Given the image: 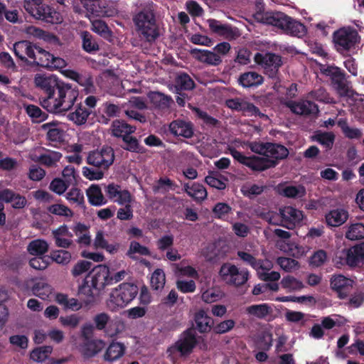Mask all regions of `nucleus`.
Returning <instances> with one entry per match:
<instances>
[{"label":"nucleus","instance_id":"nucleus-1","mask_svg":"<svg viewBox=\"0 0 364 364\" xmlns=\"http://www.w3.org/2000/svg\"><path fill=\"white\" fill-rule=\"evenodd\" d=\"M36 86L40 89V102L48 112L65 114L70 110L79 96L76 86L65 83L57 76L39 75L35 78Z\"/></svg>","mask_w":364,"mask_h":364},{"label":"nucleus","instance_id":"nucleus-2","mask_svg":"<svg viewBox=\"0 0 364 364\" xmlns=\"http://www.w3.org/2000/svg\"><path fill=\"white\" fill-rule=\"evenodd\" d=\"M139 45L148 48L156 43L161 36L154 4H149L139 10L132 18Z\"/></svg>","mask_w":364,"mask_h":364},{"label":"nucleus","instance_id":"nucleus-3","mask_svg":"<svg viewBox=\"0 0 364 364\" xmlns=\"http://www.w3.org/2000/svg\"><path fill=\"white\" fill-rule=\"evenodd\" d=\"M253 18L258 23L275 26L284 33L292 36L301 38L307 32L303 23L283 12L264 11V4L260 2L256 4V11L253 14Z\"/></svg>","mask_w":364,"mask_h":364},{"label":"nucleus","instance_id":"nucleus-4","mask_svg":"<svg viewBox=\"0 0 364 364\" xmlns=\"http://www.w3.org/2000/svg\"><path fill=\"white\" fill-rule=\"evenodd\" d=\"M109 268L102 264L92 267L89 272L78 288V294L85 296L86 303L94 302L102 291L109 285Z\"/></svg>","mask_w":364,"mask_h":364},{"label":"nucleus","instance_id":"nucleus-5","mask_svg":"<svg viewBox=\"0 0 364 364\" xmlns=\"http://www.w3.org/2000/svg\"><path fill=\"white\" fill-rule=\"evenodd\" d=\"M138 287L129 282L120 284L117 287L112 289L107 304L112 311H117L127 306L137 295Z\"/></svg>","mask_w":364,"mask_h":364},{"label":"nucleus","instance_id":"nucleus-6","mask_svg":"<svg viewBox=\"0 0 364 364\" xmlns=\"http://www.w3.org/2000/svg\"><path fill=\"white\" fill-rule=\"evenodd\" d=\"M24 9L35 18L48 23L57 24L62 21L60 13L41 0H25Z\"/></svg>","mask_w":364,"mask_h":364},{"label":"nucleus","instance_id":"nucleus-7","mask_svg":"<svg viewBox=\"0 0 364 364\" xmlns=\"http://www.w3.org/2000/svg\"><path fill=\"white\" fill-rule=\"evenodd\" d=\"M197 344L195 332L193 329L185 331L174 345L170 346L167 350V357L175 362L177 354L181 356L189 355Z\"/></svg>","mask_w":364,"mask_h":364},{"label":"nucleus","instance_id":"nucleus-8","mask_svg":"<svg viewBox=\"0 0 364 364\" xmlns=\"http://www.w3.org/2000/svg\"><path fill=\"white\" fill-rule=\"evenodd\" d=\"M321 73L330 78L333 87L340 97L352 95V90L343 70L336 66L328 65L321 69Z\"/></svg>","mask_w":364,"mask_h":364},{"label":"nucleus","instance_id":"nucleus-9","mask_svg":"<svg viewBox=\"0 0 364 364\" xmlns=\"http://www.w3.org/2000/svg\"><path fill=\"white\" fill-rule=\"evenodd\" d=\"M333 39L336 50L344 53L355 48L359 43L360 36L355 29L348 27L336 31L333 34Z\"/></svg>","mask_w":364,"mask_h":364},{"label":"nucleus","instance_id":"nucleus-10","mask_svg":"<svg viewBox=\"0 0 364 364\" xmlns=\"http://www.w3.org/2000/svg\"><path fill=\"white\" fill-rule=\"evenodd\" d=\"M254 60L264 68V73L269 78L279 80V69L283 63L279 55L270 52L257 53L254 56Z\"/></svg>","mask_w":364,"mask_h":364},{"label":"nucleus","instance_id":"nucleus-11","mask_svg":"<svg viewBox=\"0 0 364 364\" xmlns=\"http://www.w3.org/2000/svg\"><path fill=\"white\" fill-rule=\"evenodd\" d=\"M219 273L224 282L229 285L236 287L246 284L250 277L248 269H240L236 265L230 263L223 264L220 267Z\"/></svg>","mask_w":364,"mask_h":364},{"label":"nucleus","instance_id":"nucleus-12","mask_svg":"<svg viewBox=\"0 0 364 364\" xmlns=\"http://www.w3.org/2000/svg\"><path fill=\"white\" fill-rule=\"evenodd\" d=\"M114 158L113 148L105 145L100 149L90 151L87 156V163L95 168L107 171L113 164Z\"/></svg>","mask_w":364,"mask_h":364},{"label":"nucleus","instance_id":"nucleus-13","mask_svg":"<svg viewBox=\"0 0 364 364\" xmlns=\"http://www.w3.org/2000/svg\"><path fill=\"white\" fill-rule=\"evenodd\" d=\"M208 26L212 32L228 40H235L241 36V32L237 27L230 24H223L216 19H208Z\"/></svg>","mask_w":364,"mask_h":364},{"label":"nucleus","instance_id":"nucleus-14","mask_svg":"<svg viewBox=\"0 0 364 364\" xmlns=\"http://www.w3.org/2000/svg\"><path fill=\"white\" fill-rule=\"evenodd\" d=\"M291 112L298 115H310L317 114L319 111L318 105L308 100H302L299 102L289 100L284 104Z\"/></svg>","mask_w":364,"mask_h":364},{"label":"nucleus","instance_id":"nucleus-15","mask_svg":"<svg viewBox=\"0 0 364 364\" xmlns=\"http://www.w3.org/2000/svg\"><path fill=\"white\" fill-rule=\"evenodd\" d=\"M354 281L343 275L338 274L331 279V289L338 294V298H346L351 292Z\"/></svg>","mask_w":364,"mask_h":364},{"label":"nucleus","instance_id":"nucleus-16","mask_svg":"<svg viewBox=\"0 0 364 364\" xmlns=\"http://www.w3.org/2000/svg\"><path fill=\"white\" fill-rule=\"evenodd\" d=\"M282 215L284 228L289 230H293L299 225L304 218L303 212L292 206L283 207Z\"/></svg>","mask_w":364,"mask_h":364},{"label":"nucleus","instance_id":"nucleus-17","mask_svg":"<svg viewBox=\"0 0 364 364\" xmlns=\"http://www.w3.org/2000/svg\"><path fill=\"white\" fill-rule=\"evenodd\" d=\"M105 193L107 197L117 202L119 205L130 203L132 202V195L128 190H122L121 186L114 183H109L105 186Z\"/></svg>","mask_w":364,"mask_h":364},{"label":"nucleus","instance_id":"nucleus-18","mask_svg":"<svg viewBox=\"0 0 364 364\" xmlns=\"http://www.w3.org/2000/svg\"><path fill=\"white\" fill-rule=\"evenodd\" d=\"M237 255L245 264L250 266L257 272H259V270L269 271L273 267L269 260L257 259L250 253L245 251H238Z\"/></svg>","mask_w":364,"mask_h":364},{"label":"nucleus","instance_id":"nucleus-19","mask_svg":"<svg viewBox=\"0 0 364 364\" xmlns=\"http://www.w3.org/2000/svg\"><path fill=\"white\" fill-rule=\"evenodd\" d=\"M36 46V44L28 41H18L14 44V53L22 62L28 63L26 56L32 60L35 57Z\"/></svg>","mask_w":364,"mask_h":364},{"label":"nucleus","instance_id":"nucleus-20","mask_svg":"<svg viewBox=\"0 0 364 364\" xmlns=\"http://www.w3.org/2000/svg\"><path fill=\"white\" fill-rule=\"evenodd\" d=\"M191 56L203 63L210 65H218L222 63V59L217 53L208 50H201L198 48H192L190 50Z\"/></svg>","mask_w":364,"mask_h":364},{"label":"nucleus","instance_id":"nucleus-21","mask_svg":"<svg viewBox=\"0 0 364 364\" xmlns=\"http://www.w3.org/2000/svg\"><path fill=\"white\" fill-rule=\"evenodd\" d=\"M273 335L267 328L259 331L252 337L255 348L259 350L268 351L272 346Z\"/></svg>","mask_w":364,"mask_h":364},{"label":"nucleus","instance_id":"nucleus-22","mask_svg":"<svg viewBox=\"0 0 364 364\" xmlns=\"http://www.w3.org/2000/svg\"><path fill=\"white\" fill-rule=\"evenodd\" d=\"M237 82L244 88L257 87L264 82V77L255 71H247L240 75Z\"/></svg>","mask_w":364,"mask_h":364},{"label":"nucleus","instance_id":"nucleus-23","mask_svg":"<svg viewBox=\"0 0 364 364\" xmlns=\"http://www.w3.org/2000/svg\"><path fill=\"white\" fill-rule=\"evenodd\" d=\"M174 92L180 94L182 91H189L194 89L196 84L191 76L184 72L176 74L173 81Z\"/></svg>","mask_w":364,"mask_h":364},{"label":"nucleus","instance_id":"nucleus-24","mask_svg":"<svg viewBox=\"0 0 364 364\" xmlns=\"http://www.w3.org/2000/svg\"><path fill=\"white\" fill-rule=\"evenodd\" d=\"M169 130L174 136H181L184 138H191L193 135V126L191 122L177 119L169 124Z\"/></svg>","mask_w":364,"mask_h":364},{"label":"nucleus","instance_id":"nucleus-25","mask_svg":"<svg viewBox=\"0 0 364 364\" xmlns=\"http://www.w3.org/2000/svg\"><path fill=\"white\" fill-rule=\"evenodd\" d=\"M111 130L113 136L123 139L124 136L134 134L136 127L127 124L124 120L115 119L112 123Z\"/></svg>","mask_w":364,"mask_h":364},{"label":"nucleus","instance_id":"nucleus-26","mask_svg":"<svg viewBox=\"0 0 364 364\" xmlns=\"http://www.w3.org/2000/svg\"><path fill=\"white\" fill-rule=\"evenodd\" d=\"M277 165L275 160H270L268 158L259 157L257 156H250L247 166L252 171H262L270 168H274Z\"/></svg>","mask_w":364,"mask_h":364},{"label":"nucleus","instance_id":"nucleus-27","mask_svg":"<svg viewBox=\"0 0 364 364\" xmlns=\"http://www.w3.org/2000/svg\"><path fill=\"white\" fill-rule=\"evenodd\" d=\"M59 123L57 121L45 123L41 126V129L47 132V139L51 141H63L64 140V131L58 127Z\"/></svg>","mask_w":364,"mask_h":364},{"label":"nucleus","instance_id":"nucleus-28","mask_svg":"<svg viewBox=\"0 0 364 364\" xmlns=\"http://www.w3.org/2000/svg\"><path fill=\"white\" fill-rule=\"evenodd\" d=\"M125 350L126 347L123 343L112 341L107 348L103 358L109 363L114 362L124 355Z\"/></svg>","mask_w":364,"mask_h":364},{"label":"nucleus","instance_id":"nucleus-29","mask_svg":"<svg viewBox=\"0 0 364 364\" xmlns=\"http://www.w3.org/2000/svg\"><path fill=\"white\" fill-rule=\"evenodd\" d=\"M348 218V212L343 208L333 209L326 215V223L331 227H338L343 225Z\"/></svg>","mask_w":364,"mask_h":364},{"label":"nucleus","instance_id":"nucleus-30","mask_svg":"<svg viewBox=\"0 0 364 364\" xmlns=\"http://www.w3.org/2000/svg\"><path fill=\"white\" fill-rule=\"evenodd\" d=\"M288 149L282 144L269 142L267 144V157H272L270 160L278 161L285 159L289 156Z\"/></svg>","mask_w":364,"mask_h":364},{"label":"nucleus","instance_id":"nucleus-31","mask_svg":"<svg viewBox=\"0 0 364 364\" xmlns=\"http://www.w3.org/2000/svg\"><path fill=\"white\" fill-rule=\"evenodd\" d=\"M82 346V353L85 358H92L100 352L105 347V343L102 340H86Z\"/></svg>","mask_w":364,"mask_h":364},{"label":"nucleus","instance_id":"nucleus-32","mask_svg":"<svg viewBox=\"0 0 364 364\" xmlns=\"http://www.w3.org/2000/svg\"><path fill=\"white\" fill-rule=\"evenodd\" d=\"M278 193L288 198H302L306 195V189L301 186L279 185Z\"/></svg>","mask_w":364,"mask_h":364},{"label":"nucleus","instance_id":"nucleus-33","mask_svg":"<svg viewBox=\"0 0 364 364\" xmlns=\"http://www.w3.org/2000/svg\"><path fill=\"white\" fill-rule=\"evenodd\" d=\"M183 188L184 191L196 201L201 202L207 198V191L202 184L193 183L191 186H189L188 183H186Z\"/></svg>","mask_w":364,"mask_h":364},{"label":"nucleus","instance_id":"nucleus-34","mask_svg":"<svg viewBox=\"0 0 364 364\" xmlns=\"http://www.w3.org/2000/svg\"><path fill=\"white\" fill-rule=\"evenodd\" d=\"M196 328L200 333H207L212 329L213 319L204 310L198 311L195 315Z\"/></svg>","mask_w":364,"mask_h":364},{"label":"nucleus","instance_id":"nucleus-35","mask_svg":"<svg viewBox=\"0 0 364 364\" xmlns=\"http://www.w3.org/2000/svg\"><path fill=\"white\" fill-rule=\"evenodd\" d=\"M122 139L123 144L121 145V147L124 150L136 154H145L146 152V148L141 145L137 138L132 136V134L124 136Z\"/></svg>","mask_w":364,"mask_h":364},{"label":"nucleus","instance_id":"nucleus-36","mask_svg":"<svg viewBox=\"0 0 364 364\" xmlns=\"http://www.w3.org/2000/svg\"><path fill=\"white\" fill-rule=\"evenodd\" d=\"M87 196L89 203L95 206H100L107 203L102 190L98 185L92 184L87 190Z\"/></svg>","mask_w":364,"mask_h":364},{"label":"nucleus","instance_id":"nucleus-37","mask_svg":"<svg viewBox=\"0 0 364 364\" xmlns=\"http://www.w3.org/2000/svg\"><path fill=\"white\" fill-rule=\"evenodd\" d=\"M90 114V111L85 108L81 103H79L77 105L75 111L68 114V118L75 124L82 125L85 124Z\"/></svg>","mask_w":364,"mask_h":364},{"label":"nucleus","instance_id":"nucleus-38","mask_svg":"<svg viewBox=\"0 0 364 364\" xmlns=\"http://www.w3.org/2000/svg\"><path fill=\"white\" fill-rule=\"evenodd\" d=\"M48 250V242L41 239L33 240L27 246L28 252L34 256H46Z\"/></svg>","mask_w":364,"mask_h":364},{"label":"nucleus","instance_id":"nucleus-39","mask_svg":"<svg viewBox=\"0 0 364 364\" xmlns=\"http://www.w3.org/2000/svg\"><path fill=\"white\" fill-rule=\"evenodd\" d=\"M52 55L53 54L50 52L37 46L35 51V57L33 58V61L31 62L30 64L43 68H48L50 63Z\"/></svg>","mask_w":364,"mask_h":364},{"label":"nucleus","instance_id":"nucleus-40","mask_svg":"<svg viewBox=\"0 0 364 364\" xmlns=\"http://www.w3.org/2000/svg\"><path fill=\"white\" fill-rule=\"evenodd\" d=\"M272 312L267 304H253L246 308V313L259 319H264Z\"/></svg>","mask_w":364,"mask_h":364},{"label":"nucleus","instance_id":"nucleus-41","mask_svg":"<svg viewBox=\"0 0 364 364\" xmlns=\"http://www.w3.org/2000/svg\"><path fill=\"white\" fill-rule=\"evenodd\" d=\"M111 321L109 315L107 313L102 312L97 314L92 318V324L95 328L96 331H103L110 336H112L114 333H109L107 329V326Z\"/></svg>","mask_w":364,"mask_h":364},{"label":"nucleus","instance_id":"nucleus-42","mask_svg":"<svg viewBox=\"0 0 364 364\" xmlns=\"http://www.w3.org/2000/svg\"><path fill=\"white\" fill-rule=\"evenodd\" d=\"M55 301L65 309L77 311L82 307L81 304L78 301L77 299L69 298L67 294L62 293H58L56 294Z\"/></svg>","mask_w":364,"mask_h":364},{"label":"nucleus","instance_id":"nucleus-43","mask_svg":"<svg viewBox=\"0 0 364 364\" xmlns=\"http://www.w3.org/2000/svg\"><path fill=\"white\" fill-rule=\"evenodd\" d=\"M63 155L60 152L55 151H48L45 154H41L38 157V162L47 167L55 166L60 160Z\"/></svg>","mask_w":364,"mask_h":364},{"label":"nucleus","instance_id":"nucleus-44","mask_svg":"<svg viewBox=\"0 0 364 364\" xmlns=\"http://www.w3.org/2000/svg\"><path fill=\"white\" fill-rule=\"evenodd\" d=\"M335 134L331 132H317L313 136V140L322 145L326 151L333 148Z\"/></svg>","mask_w":364,"mask_h":364},{"label":"nucleus","instance_id":"nucleus-45","mask_svg":"<svg viewBox=\"0 0 364 364\" xmlns=\"http://www.w3.org/2000/svg\"><path fill=\"white\" fill-rule=\"evenodd\" d=\"M51 290L50 285L44 280H39L35 282L31 288L33 294L43 300L48 298Z\"/></svg>","mask_w":364,"mask_h":364},{"label":"nucleus","instance_id":"nucleus-46","mask_svg":"<svg viewBox=\"0 0 364 364\" xmlns=\"http://www.w3.org/2000/svg\"><path fill=\"white\" fill-rule=\"evenodd\" d=\"M149 97L153 104L161 109L168 108L173 103L171 96L166 95L159 92H153Z\"/></svg>","mask_w":364,"mask_h":364},{"label":"nucleus","instance_id":"nucleus-47","mask_svg":"<svg viewBox=\"0 0 364 364\" xmlns=\"http://www.w3.org/2000/svg\"><path fill=\"white\" fill-rule=\"evenodd\" d=\"M82 39V48L85 51L92 53L99 50L100 47L92 35L88 31H83L81 34Z\"/></svg>","mask_w":364,"mask_h":364},{"label":"nucleus","instance_id":"nucleus-48","mask_svg":"<svg viewBox=\"0 0 364 364\" xmlns=\"http://www.w3.org/2000/svg\"><path fill=\"white\" fill-rule=\"evenodd\" d=\"M338 125L341 129L345 136L348 139H360L362 136L361 131L358 128L350 127L346 119H340L338 122Z\"/></svg>","mask_w":364,"mask_h":364},{"label":"nucleus","instance_id":"nucleus-49","mask_svg":"<svg viewBox=\"0 0 364 364\" xmlns=\"http://www.w3.org/2000/svg\"><path fill=\"white\" fill-rule=\"evenodd\" d=\"M103 112L106 114L105 116L102 117V122L104 124H107L109 121V118L118 117L121 112L120 107L114 104H112L109 102H106L103 104Z\"/></svg>","mask_w":364,"mask_h":364},{"label":"nucleus","instance_id":"nucleus-50","mask_svg":"<svg viewBox=\"0 0 364 364\" xmlns=\"http://www.w3.org/2000/svg\"><path fill=\"white\" fill-rule=\"evenodd\" d=\"M346 237L350 240H358L364 238V225L360 223L352 224L346 233Z\"/></svg>","mask_w":364,"mask_h":364},{"label":"nucleus","instance_id":"nucleus-51","mask_svg":"<svg viewBox=\"0 0 364 364\" xmlns=\"http://www.w3.org/2000/svg\"><path fill=\"white\" fill-rule=\"evenodd\" d=\"M328 260L327 252L323 250L315 251L309 257V264L312 267H320Z\"/></svg>","mask_w":364,"mask_h":364},{"label":"nucleus","instance_id":"nucleus-52","mask_svg":"<svg viewBox=\"0 0 364 364\" xmlns=\"http://www.w3.org/2000/svg\"><path fill=\"white\" fill-rule=\"evenodd\" d=\"M27 114L33 119V120L41 122L46 120L48 117V114L43 112L41 108L34 105H28L25 107Z\"/></svg>","mask_w":364,"mask_h":364},{"label":"nucleus","instance_id":"nucleus-53","mask_svg":"<svg viewBox=\"0 0 364 364\" xmlns=\"http://www.w3.org/2000/svg\"><path fill=\"white\" fill-rule=\"evenodd\" d=\"M26 33L28 34L32 35L36 38H38L40 39H43L45 41H58V38L48 32H46L39 28H37L33 26H28L26 28Z\"/></svg>","mask_w":364,"mask_h":364},{"label":"nucleus","instance_id":"nucleus-54","mask_svg":"<svg viewBox=\"0 0 364 364\" xmlns=\"http://www.w3.org/2000/svg\"><path fill=\"white\" fill-rule=\"evenodd\" d=\"M166 282L164 272L161 269H156L151 277V286L153 289L159 290L164 288Z\"/></svg>","mask_w":364,"mask_h":364},{"label":"nucleus","instance_id":"nucleus-55","mask_svg":"<svg viewBox=\"0 0 364 364\" xmlns=\"http://www.w3.org/2000/svg\"><path fill=\"white\" fill-rule=\"evenodd\" d=\"M281 285L282 288L289 289L290 291L301 290L304 287L301 281L290 275L283 277L281 281Z\"/></svg>","mask_w":364,"mask_h":364},{"label":"nucleus","instance_id":"nucleus-56","mask_svg":"<svg viewBox=\"0 0 364 364\" xmlns=\"http://www.w3.org/2000/svg\"><path fill=\"white\" fill-rule=\"evenodd\" d=\"M282 215V208H280L279 212L268 211L263 213L262 218L270 225L284 227Z\"/></svg>","mask_w":364,"mask_h":364},{"label":"nucleus","instance_id":"nucleus-57","mask_svg":"<svg viewBox=\"0 0 364 364\" xmlns=\"http://www.w3.org/2000/svg\"><path fill=\"white\" fill-rule=\"evenodd\" d=\"M29 265L36 270H44L50 264V257L46 256H35L29 260Z\"/></svg>","mask_w":364,"mask_h":364},{"label":"nucleus","instance_id":"nucleus-58","mask_svg":"<svg viewBox=\"0 0 364 364\" xmlns=\"http://www.w3.org/2000/svg\"><path fill=\"white\" fill-rule=\"evenodd\" d=\"M77 83L84 87L86 93H91L95 90L93 78L90 73H81Z\"/></svg>","mask_w":364,"mask_h":364},{"label":"nucleus","instance_id":"nucleus-59","mask_svg":"<svg viewBox=\"0 0 364 364\" xmlns=\"http://www.w3.org/2000/svg\"><path fill=\"white\" fill-rule=\"evenodd\" d=\"M197 117L203 121L205 126L209 128H218L220 126V122L209 115L206 112L202 111L200 109L196 110Z\"/></svg>","mask_w":364,"mask_h":364},{"label":"nucleus","instance_id":"nucleus-60","mask_svg":"<svg viewBox=\"0 0 364 364\" xmlns=\"http://www.w3.org/2000/svg\"><path fill=\"white\" fill-rule=\"evenodd\" d=\"M47 211L58 216L71 218L73 215V211L66 205L63 204H53L47 208Z\"/></svg>","mask_w":364,"mask_h":364},{"label":"nucleus","instance_id":"nucleus-61","mask_svg":"<svg viewBox=\"0 0 364 364\" xmlns=\"http://www.w3.org/2000/svg\"><path fill=\"white\" fill-rule=\"evenodd\" d=\"M50 262H55L58 264H66L71 259V254L67 250H54L50 253Z\"/></svg>","mask_w":364,"mask_h":364},{"label":"nucleus","instance_id":"nucleus-62","mask_svg":"<svg viewBox=\"0 0 364 364\" xmlns=\"http://www.w3.org/2000/svg\"><path fill=\"white\" fill-rule=\"evenodd\" d=\"M265 188L264 186L257 184L246 185L242 187L241 192L245 197L252 199L254 197L262 194Z\"/></svg>","mask_w":364,"mask_h":364},{"label":"nucleus","instance_id":"nucleus-63","mask_svg":"<svg viewBox=\"0 0 364 364\" xmlns=\"http://www.w3.org/2000/svg\"><path fill=\"white\" fill-rule=\"evenodd\" d=\"M105 171L102 168L95 167H87L82 168L83 176L90 181L100 180L105 176Z\"/></svg>","mask_w":364,"mask_h":364},{"label":"nucleus","instance_id":"nucleus-64","mask_svg":"<svg viewBox=\"0 0 364 364\" xmlns=\"http://www.w3.org/2000/svg\"><path fill=\"white\" fill-rule=\"evenodd\" d=\"M51 352L52 348L50 346H43L33 350L31 352L30 357L34 361L42 362L48 358Z\"/></svg>","mask_w":364,"mask_h":364}]
</instances>
